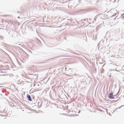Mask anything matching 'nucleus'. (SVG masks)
Wrapping results in <instances>:
<instances>
[{
  "label": "nucleus",
  "instance_id": "obj_2",
  "mask_svg": "<svg viewBox=\"0 0 124 124\" xmlns=\"http://www.w3.org/2000/svg\"><path fill=\"white\" fill-rule=\"evenodd\" d=\"M27 97L28 98V100L29 101H32V99L31 98V96L30 95L28 94L27 95Z\"/></svg>",
  "mask_w": 124,
  "mask_h": 124
},
{
  "label": "nucleus",
  "instance_id": "obj_1",
  "mask_svg": "<svg viewBox=\"0 0 124 124\" xmlns=\"http://www.w3.org/2000/svg\"><path fill=\"white\" fill-rule=\"evenodd\" d=\"M109 97L110 99H114V96L113 95L112 93H110L109 95Z\"/></svg>",
  "mask_w": 124,
  "mask_h": 124
}]
</instances>
